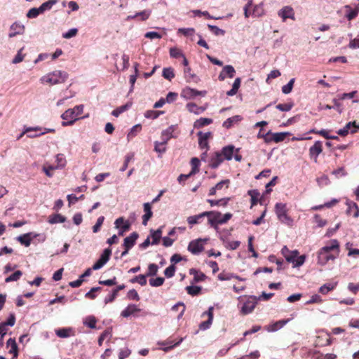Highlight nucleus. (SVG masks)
Listing matches in <instances>:
<instances>
[{"label":"nucleus","mask_w":359,"mask_h":359,"mask_svg":"<svg viewBox=\"0 0 359 359\" xmlns=\"http://www.w3.org/2000/svg\"><path fill=\"white\" fill-rule=\"evenodd\" d=\"M339 252V243L337 240L330 241V245L321 248L317 252V263L325 266L330 261H334Z\"/></svg>","instance_id":"1"},{"label":"nucleus","mask_w":359,"mask_h":359,"mask_svg":"<svg viewBox=\"0 0 359 359\" xmlns=\"http://www.w3.org/2000/svg\"><path fill=\"white\" fill-rule=\"evenodd\" d=\"M68 78V74L61 70H55L43 76L40 81L42 83L56 85L64 83Z\"/></svg>","instance_id":"2"},{"label":"nucleus","mask_w":359,"mask_h":359,"mask_svg":"<svg viewBox=\"0 0 359 359\" xmlns=\"http://www.w3.org/2000/svg\"><path fill=\"white\" fill-rule=\"evenodd\" d=\"M206 216L208 218L209 224L217 229L218 225L226 224L232 217V214L227 212L222 215L217 211H206Z\"/></svg>","instance_id":"3"},{"label":"nucleus","mask_w":359,"mask_h":359,"mask_svg":"<svg viewBox=\"0 0 359 359\" xmlns=\"http://www.w3.org/2000/svg\"><path fill=\"white\" fill-rule=\"evenodd\" d=\"M281 253L287 260V262L292 263L293 264V267H299L304 264L306 255H303L301 256L299 255L298 250H290L287 246H284L281 250Z\"/></svg>","instance_id":"4"},{"label":"nucleus","mask_w":359,"mask_h":359,"mask_svg":"<svg viewBox=\"0 0 359 359\" xmlns=\"http://www.w3.org/2000/svg\"><path fill=\"white\" fill-rule=\"evenodd\" d=\"M286 204L277 203L275 205V212L280 222L289 226L293 223L292 219L287 215Z\"/></svg>","instance_id":"5"},{"label":"nucleus","mask_w":359,"mask_h":359,"mask_svg":"<svg viewBox=\"0 0 359 359\" xmlns=\"http://www.w3.org/2000/svg\"><path fill=\"white\" fill-rule=\"evenodd\" d=\"M208 240V238H198L191 241L188 245V250L194 255L199 254L204 250V244Z\"/></svg>","instance_id":"6"},{"label":"nucleus","mask_w":359,"mask_h":359,"mask_svg":"<svg viewBox=\"0 0 359 359\" xmlns=\"http://www.w3.org/2000/svg\"><path fill=\"white\" fill-rule=\"evenodd\" d=\"M78 115L76 114L74 109H69L66 110L62 115L61 118L64 120L62 122V126H72L76 121L79 119Z\"/></svg>","instance_id":"7"},{"label":"nucleus","mask_w":359,"mask_h":359,"mask_svg":"<svg viewBox=\"0 0 359 359\" xmlns=\"http://www.w3.org/2000/svg\"><path fill=\"white\" fill-rule=\"evenodd\" d=\"M116 229H118V236H123L130 229L131 224L129 221L125 220L123 217L117 218L114 222Z\"/></svg>","instance_id":"8"},{"label":"nucleus","mask_w":359,"mask_h":359,"mask_svg":"<svg viewBox=\"0 0 359 359\" xmlns=\"http://www.w3.org/2000/svg\"><path fill=\"white\" fill-rule=\"evenodd\" d=\"M111 255V250L110 248L105 249L102 254L100 255L98 260L94 264L92 269L93 270H98L101 269L109 259Z\"/></svg>","instance_id":"9"},{"label":"nucleus","mask_w":359,"mask_h":359,"mask_svg":"<svg viewBox=\"0 0 359 359\" xmlns=\"http://www.w3.org/2000/svg\"><path fill=\"white\" fill-rule=\"evenodd\" d=\"M257 303L256 297L251 296L247 299L241 307V313L244 315L250 313L255 308Z\"/></svg>","instance_id":"10"},{"label":"nucleus","mask_w":359,"mask_h":359,"mask_svg":"<svg viewBox=\"0 0 359 359\" xmlns=\"http://www.w3.org/2000/svg\"><path fill=\"white\" fill-rule=\"evenodd\" d=\"M236 70L232 65H225L218 76L219 81H224L226 78H233Z\"/></svg>","instance_id":"11"},{"label":"nucleus","mask_w":359,"mask_h":359,"mask_svg":"<svg viewBox=\"0 0 359 359\" xmlns=\"http://www.w3.org/2000/svg\"><path fill=\"white\" fill-rule=\"evenodd\" d=\"M279 17H280L283 22L287 18L294 20V12L291 6H286L282 8L278 13Z\"/></svg>","instance_id":"12"},{"label":"nucleus","mask_w":359,"mask_h":359,"mask_svg":"<svg viewBox=\"0 0 359 359\" xmlns=\"http://www.w3.org/2000/svg\"><path fill=\"white\" fill-rule=\"evenodd\" d=\"M205 93H206L205 91H199V90H197L196 89H193L191 88H186L183 89L181 95H182V97H183L187 100H189V99H193L198 95L204 96L205 95Z\"/></svg>","instance_id":"13"},{"label":"nucleus","mask_w":359,"mask_h":359,"mask_svg":"<svg viewBox=\"0 0 359 359\" xmlns=\"http://www.w3.org/2000/svg\"><path fill=\"white\" fill-rule=\"evenodd\" d=\"M357 128H359V126L356 124L355 121L349 122L343 128L339 129L337 134L341 136H346L349 132L351 133L356 132Z\"/></svg>","instance_id":"14"},{"label":"nucleus","mask_w":359,"mask_h":359,"mask_svg":"<svg viewBox=\"0 0 359 359\" xmlns=\"http://www.w3.org/2000/svg\"><path fill=\"white\" fill-rule=\"evenodd\" d=\"M323 151V143L320 141L315 142L314 144L309 149V155L316 162L318 156Z\"/></svg>","instance_id":"15"},{"label":"nucleus","mask_w":359,"mask_h":359,"mask_svg":"<svg viewBox=\"0 0 359 359\" xmlns=\"http://www.w3.org/2000/svg\"><path fill=\"white\" fill-rule=\"evenodd\" d=\"M39 236L37 233L29 232L27 233H25L23 235L19 236L17 238V240L22 244L26 247H29L31 244V241L33 238H36Z\"/></svg>","instance_id":"16"},{"label":"nucleus","mask_w":359,"mask_h":359,"mask_svg":"<svg viewBox=\"0 0 359 359\" xmlns=\"http://www.w3.org/2000/svg\"><path fill=\"white\" fill-rule=\"evenodd\" d=\"M224 158L220 152L212 154L209 161V165L212 168H217L224 161Z\"/></svg>","instance_id":"17"},{"label":"nucleus","mask_w":359,"mask_h":359,"mask_svg":"<svg viewBox=\"0 0 359 359\" xmlns=\"http://www.w3.org/2000/svg\"><path fill=\"white\" fill-rule=\"evenodd\" d=\"M176 129V126H170L168 127L166 130H163L161 133V142H163V144H167L168 141L171 139L172 137H174L173 133Z\"/></svg>","instance_id":"18"},{"label":"nucleus","mask_w":359,"mask_h":359,"mask_svg":"<svg viewBox=\"0 0 359 359\" xmlns=\"http://www.w3.org/2000/svg\"><path fill=\"white\" fill-rule=\"evenodd\" d=\"M138 236H138L137 233L133 232L129 236H127L126 238H125L124 241H123V245L124 248H127V249L132 248L135 245Z\"/></svg>","instance_id":"19"},{"label":"nucleus","mask_w":359,"mask_h":359,"mask_svg":"<svg viewBox=\"0 0 359 359\" xmlns=\"http://www.w3.org/2000/svg\"><path fill=\"white\" fill-rule=\"evenodd\" d=\"M11 32L8 34L10 38L14 37L17 34H21L24 32L25 26L18 22H14L10 27Z\"/></svg>","instance_id":"20"},{"label":"nucleus","mask_w":359,"mask_h":359,"mask_svg":"<svg viewBox=\"0 0 359 359\" xmlns=\"http://www.w3.org/2000/svg\"><path fill=\"white\" fill-rule=\"evenodd\" d=\"M346 205L347 206L348 214H353L355 217H359V208L355 202L346 200Z\"/></svg>","instance_id":"21"},{"label":"nucleus","mask_w":359,"mask_h":359,"mask_svg":"<svg viewBox=\"0 0 359 359\" xmlns=\"http://www.w3.org/2000/svg\"><path fill=\"white\" fill-rule=\"evenodd\" d=\"M211 133L210 132L203 133V132L200 131L198 133V135L199 137L198 144L202 149H208V139Z\"/></svg>","instance_id":"22"},{"label":"nucleus","mask_w":359,"mask_h":359,"mask_svg":"<svg viewBox=\"0 0 359 359\" xmlns=\"http://www.w3.org/2000/svg\"><path fill=\"white\" fill-rule=\"evenodd\" d=\"M144 215L142 216V224L146 226L149 219L152 217L151 208L149 203L144 204Z\"/></svg>","instance_id":"23"},{"label":"nucleus","mask_w":359,"mask_h":359,"mask_svg":"<svg viewBox=\"0 0 359 359\" xmlns=\"http://www.w3.org/2000/svg\"><path fill=\"white\" fill-rule=\"evenodd\" d=\"M233 150L234 147L232 145H229L224 147L220 153L222 154V156H223L224 160L229 161L233 157Z\"/></svg>","instance_id":"24"},{"label":"nucleus","mask_w":359,"mask_h":359,"mask_svg":"<svg viewBox=\"0 0 359 359\" xmlns=\"http://www.w3.org/2000/svg\"><path fill=\"white\" fill-rule=\"evenodd\" d=\"M140 311V309L135 304H129L122 312L121 316L124 318H128L135 312Z\"/></svg>","instance_id":"25"},{"label":"nucleus","mask_w":359,"mask_h":359,"mask_svg":"<svg viewBox=\"0 0 359 359\" xmlns=\"http://www.w3.org/2000/svg\"><path fill=\"white\" fill-rule=\"evenodd\" d=\"M6 345L8 347H11V349L9 350L10 353H13L14 358H16L18 356V345L15 342V339L10 338L7 342Z\"/></svg>","instance_id":"26"},{"label":"nucleus","mask_w":359,"mask_h":359,"mask_svg":"<svg viewBox=\"0 0 359 359\" xmlns=\"http://www.w3.org/2000/svg\"><path fill=\"white\" fill-rule=\"evenodd\" d=\"M162 236V230L161 228L156 231L151 230V237L152 238L151 244L156 245L158 243Z\"/></svg>","instance_id":"27"},{"label":"nucleus","mask_w":359,"mask_h":359,"mask_svg":"<svg viewBox=\"0 0 359 359\" xmlns=\"http://www.w3.org/2000/svg\"><path fill=\"white\" fill-rule=\"evenodd\" d=\"M241 83V78H236L232 85V88L230 90L226 92V95L228 96L235 95L237 93L238 88H240Z\"/></svg>","instance_id":"28"},{"label":"nucleus","mask_w":359,"mask_h":359,"mask_svg":"<svg viewBox=\"0 0 359 359\" xmlns=\"http://www.w3.org/2000/svg\"><path fill=\"white\" fill-rule=\"evenodd\" d=\"M212 123V120L209 118H200L194 122V128H201Z\"/></svg>","instance_id":"29"},{"label":"nucleus","mask_w":359,"mask_h":359,"mask_svg":"<svg viewBox=\"0 0 359 359\" xmlns=\"http://www.w3.org/2000/svg\"><path fill=\"white\" fill-rule=\"evenodd\" d=\"M72 329L70 327L62 328L55 330V334L60 338H67L71 335Z\"/></svg>","instance_id":"30"},{"label":"nucleus","mask_w":359,"mask_h":359,"mask_svg":"<svg viewBox=\"0 0 359 359\" xmlns=\"http://www.w3.org/2000/svg\"><path fill=\"white\" fill-rule=\"evenodd\" d=\"M57 165L55 166L56 169H62L66 165V158L62 154H58L55 156Z\"/></svg>","instance_id":"31"},{"label":"nucleus","mask_w":359,"mask_h":359,"mask_svg":"<svg viewBox=\"0 0 359 359\" xmlns=\"http://www.w3.org/2000/svg\"><path fill=\"white\" fill-rule=\"evenodd\" d=\"M241 116L236 115L227 118L224 123L223 126L226 128H229L233 123H237L241 121Z\"/></svg>","instance_id":"32"},{"label":"nucleus","mask_w":359,"mask_h":359,"mask_svg":"<svg viewBox=\"0 0 359 359\" xmlns=\"http://www.w3.org/2000/svg\"><path fill=\"white\" fill-rule=\"evenodd\" d=\"M345 8L348 11V12L346 15V17L348 20H351L353 18H355L359 13L358 8H356L355 9H351L350 6L346 5V6H345Z\"/></svg>","instance_id":"33"},{"label":"nucleus","mask_w":359,"mask_h":359,"mask_svg":"<svg viewBox=\"0 0 359 359\" xmlns=\"http://www.w3.org/2000/svg\"><path fill=\"white\" fill-rule=\"evenodd\" d=\"M65 220H66V218L64 216H62L60 214H55V215H53L49 217L48 222L50 224H57V223H62V222H65Z\"/></svg>","instance_id":"34"},{"label":"nucleus","mask_w":359,"mask_h":359,"mask_svg":"<svg viewBox=\"0 0 359 359\" xmlns=\"http://www.w3.org/2000/svg\"><path fill=\"white\" fill-rule=\"evenodd\" d=\"M131 107V103H127L124 105H122L116 109L113 110L111 114L116 117H118L121 113L126 111Z\"/></svg>","instance_id":"35"},{"label":"nucleus","mask_w":359,"mask_h":359,"mask_svg":"<svg viewBox=\"0 0 359 359\" xmlns=\"http://www.w3.org/2000/svg\"><path fill=\"white\" fill-rule=\"evenodd\" d=\"M206 216V212H203L199 215L190 216L187 218V222L189 224L193 225L198 223L199 219Z\"/></svg>","instance_id":"36"},{"label":"nucleus","mask_w":359,"mask_h":359,"mask_svg":"<svg viewBox=\"0 0 359 359\" xmlns=\"http://www.w3.org/2000/svg\"><path fill=\"white\" fill-rule=\"evenodd\" d=\"M229 201V198H222L219 200H211L208 199L207 201L210 204L211 206L222 205L225 206Z\"/></svg>","instance_id":"37"},{"label":"nucleus","mask_w":359,"mask_h":359,"mask_svg":"<svg viewBox=\"0 0 359 359\" xmlns=\"http://www.w3.org/2000/svg\"><path fill=\"white\" fill-rule=\"evenodd\" d=\"M264 14V10L263 8V4H259L257 5H255L252 9V15H255L256 17H260L262 16Z\"/></svg>","instance_id":"38"},{"label":"nucleus","mask_w":359,"mask_h":359,"mask_svg":"<svg viewBox=\"0 0 359 359\" xmlns=\"http://www.w3.org/2000/svg\"><path fill=\"white\" fill-rule=\"evenodd\" d=\"M57 3V0H48V1H46L43 3L39 6V10L43 13L44 11L47 10H50L53 5H55Z\"/></svg>","instance_id":"39"},{"label":"nucleus","mask_w":359,"mask_h":359,"mask_svg":"<svg viewBox=\"0 0 359 359\" xmlns=\"http://www.w3.org/2000/svg\"><path fill=\"white\" fill-rule=\"evenodd\" d=\"M294 81H295V79L292 78L289 81V82L286 85L283 86L282 87L283 93H284L285 95L290 93L291 91L292 90Z\"/></svg>","instance_id":"40"},{"label":"nucleus","mask_w":359,"mask_h":359,"mask_svg":"<svg viewBox=\"0 0 359 359\" xmlns=\"http://www.w3.org/2000/svg\"><path fill=\"white\" fill-rule=\"evenodd\" d=\"M336 285H337L336 283L335 284H332V283L324 284L319 288V292L320 293H322L323 294H326L330 291L334 290Z\"/></svg>","instance_id":"41"},{"label":"nucleus","mask_w":359,"mask_h":359,"mask_svg":"<svg viewBox=\"0 0 359 359\" xmlns=\"http://www.w3.org/2000/svg\"><path fill=\"white\" fill-rule=\"evenodd\" d=\"M288 135L289 133H275L271 134L273 141L277 143L283 141Z\"/></svg>","instance_id":"42"},{"label":"nucleus","mask_w":359,"mask_h":359,"mask_svg":"<svg viewBox=\"0 0 359 359\" xmlns=\"http://www.w3.org/2000/svg\"><path fill=\"white\" fill-rule=\"evenodd\" d=\"M132 283H138L140 285H145L147 284V279L145 275H139L135 276L130 280Z\"/></svg>","instance_id":"43"},{"label":"nucleus","mask_w":359,"mask_h":359,"mask_svg":"<svg viewBox=\"0 0 359 359\" xmlns=\"http://www.w3.org/2000/svg\"><path fill=\"white\" fill-rule=\"evenodd\" d=\"M191 164L192 166V169L189 173L190 175H193L198 172L200 161L197 158H193L191 161Z\"/></svg>","instance_id":"44"},{"label":"nucleus","mask_w":359,"mask_h":359,"mask_svg":"<svg viewBox=\"0 0 359 359\" xmlns=\"http://www.w3.org/2000/svg\"><path fill=\"white\" fill-rule=\"evenodd\" d=\"M248 194L251 197V204H252V206L255 205V204H257V200H258V197L259 196V192L257 190H256V189L249 190L248 191Z\"/></svg>","instance_id":"45"},{"label":"nucleus","mask_w":359,"mask_h":359,"mask_svg":"<svg viewBox=\"0 0 359 359\" xmlns=\"http://www.w3.org/2000/svg\"><path fill=\"white\" fill-rule=\"evenodd\" d=\"M96 318L94 316H88L84 320L83 323L90 328L94 329L96 327Z\"/></svg>","instance_id":"46"},{"label":"nucleus","mask_w":359,"mask_h":359,"mask_svg":"<svg viewBox=\"0 0 359 359\" xmlns=\"http://www.w3.org/2000/svg\"><path fill=\"white\" fill-rule=\"evenodd\" d=\"M22 273L21 271H16L13 274L7 277L5 280L6 283L12 282V281H16L22 276Z\"/></svg>","instance_id":"47"},{"label":"nucleus","mask_w":359,"mask_h":359,"mask_svg":"<svg viewBox=\"0 0 359 359\" xmlns=\"http://www.w3.org/2000/svg\"><path fill=\"white\" fill-rule=\"evenodd\" d=\"M186 290L189 294L194 296L200 293L201 287L199 286H187Z\"/></svg>","instance_id":"48"},{"label":"nucleus","mask_w":359,"mask_h":359,"mask_svg":"<svg viewBox=\"0 0 359 359\" xmlns=\"http://www.w3.org/2000/svg\"><path fill=\"white\" fill-rule=\"evenodd\" d=\"M170 55L174 58L184 57V54L182 50L175 47L170 48Z\"/></svg>","instance_id":"49"},{"label":"nucleus","mask_w":359,"mask_h":359,"mask_svg":"<svg viewBox=\"0 0 359 359\" xmlns=\"http://www.w3.org/2000/svg\"><path fill=\"white\" fill-rule=\"evenodd\" d=\"M179 309H181V311H180L179 315L177 316L178 319L181 318L184 313V311H185L184 304L183 303L178 302L177 304H175L172 307V311H178Z\"/></svg>","instance_id":"50"},{"label":"nucleus","mask_w":359,"mask_h":359,"mask_svg":"<svg viewBox=\"0 0 359 359\" xmlns=\"http://www.w3.org/2000/svg\"><path fill=\"white\" fill-rule=\"evenodd\" d=\"M158 267L156 264H150L148 266V272L145 274L147 276H155L158 272Z\"/></svg>","instance_id":"51"},{"label":"nucleus","mask_w":359,"mask_h":359,"mask_svg":"<svg viewBox=\"0 0 359 359\" xmlns=\"http://www.w3.org/2000/svg\"><path fill=\"white\" fill-rule=\"evenodd\" d=\"M161 114H163V111L149 110L145 112L144 116L147 118L155 119V118H158Z\"/></svg>","instance_id":"52"},{"label":"nucleus","mask_w":359,"mask_h":359,"mask_svg":"<svg viewBox=\"0 0 359 359\" xmlns=\"http://www.w3.org/2000/svg\"><path fill=\"white\" fill-rule=\"evenodd\" d=\"M163 76L165 79L170 81L175 76L173 69L170 67V68H164L163 70Z\"/></svg>","instance_id":"53"},{"label":"nucleus","mask_w":359,"mask_h":359,"mask_svg":"<svg viewBox=\"0 0 359 359\" xmlns=\"http://www.w3.org/2000/svg\"><path fill=\"white\" fill-rule=\"evenodd\" d=\"M151 11L150 10H144L142 11L136 13L137 18H140V20L144 21L147 20L150 15Z\"/></svg>","instance_id":"54"},{"label":"nucleus","mask_w":359,"mask_h":359,"mask_svg":"<svg viewBox=\"0 0 359 359\" xmlns=\"http://www.w3.org/2000/svg\"><path fill=\"white\" fill-rule=\"evenodd\" d=\"M43 13L39 8H32L27 13V17L29 18H35L39 14Z\"/></svg>","instance_id":"55"},{"label":"nucleus","mask_w":359,"mask_h":359,"mask_svg":"<svg viewBox=\"0 0 359 359\" xmlns=\"http://www.w3.org/2000/svg\"><path fill=\"white\" fill-rule=\"evenodd\" d=\"M164 278L162 277H158L156 278H151L149 280V284L152 287H158L163 284Z\"/></svg>","instance_id":"56"},{"label":"nucleus","mask_w":359,"mask_h":359,"mask_svg":"<svg viewBox=\"0 0 359 359\" xmlns=\"http://www.w3.org/2000/svg\"><path fill=\"white\" fill-rule=\"evenodd\" d=\"M288 322V320H279L274 324L271 325V327L269 330L271 332H275L280 329V327H283Z\"/></svg>","instance_id":"57"},{"label":"nucleus","mask_w":359,"mask_h":359,"mask_svg":"<svg viewBox=\"0 0 359 359\" xmlns=\"http://www.w3.org/2000/svg\"><path fill=\"white\" fill-rule=\"evenodd\" d=\"M67 200L69 202V205L76 203L79 200H82L84 198V195H81L79 197H77L74 194H69L67 195Z\"/></svg>","instance_id":"58"},{"label":"nucleus","mask_w":359,"mask_h":359,"mask_svg":"<svg viewBox=\"0 0 359 359\" xmlns=\"http://www.w3.org/2000/svg\"><path fill=\"white\" fill-rule=\"evenodd\" d=\"M177 32L178 33H182L186 36H191L194 34L195 29L194 28H180Z\"/></svg>","instance_id":"59"},{"label":"nucleus","mask_w":359,"mask_h":359,"mask_svg":"<svg viewBox=\"0 0 359 359\" xmlns=\"http://www.w3.org/2000/svg\"><path fill=\"white\" fill-rule=\"evenodd\" d=\"M102 290V287H92L90 289V290L89 292H88L86 294H85V297L86 298H89V299H94L95 297H96V295L95 294V292H98V291H100Z\"/></svg>","instance_id":"60"},{"label":"nucleus","mask_w":359,"mask_h":359,"mask_svg":"<svg viewBox=\"0 0 359 359\" xmlns=\"http://www.w3.org/2000/svg\"><path fill=\"white\" fill-rule=\"evenodd\" d=\"M104 220V216H100L97 219L96 224L93 226V231L97 233L100 231L101 226L102 225Z\"/></svg>","instance_id":"61"},{"label":"nucleus","mask_w":359,"mask_h":359,"mask_svg":"<svg viewBox=\"0 0 359 359\" xmlns=\"http://www.w3.org/2000/svg\"><path fill=\"white\" fill-rule=\"evenodd\" d=\"M78 29L76 28H72L68 32L62 34L64 39H71L77 34Z\"/></svg>","instance_id":"62"},{"label":"nucleus","mask_w":359,"mask_h":359,"mask_svg":"<svg viewBox=\"0 0 359 359\" xmlns=\"http://www.w3.org/2000/svg\"><path fill=\"white\" fill-rule=\"evenodd\" d=\"M175 272V266L174 264L167 267L164 271V274L167 278H172L174 276Z\"/></svg>","instance_id":"63"},{"label":"nucleus","mask_w":359,"mask_h":359,"mask_svg":"<svg viewBox=\"0 0 359 359\" xmlns=\"http://www.w3.org/2000/svg\"><path fill=\"white\" fill-rule=\"evenodd\" d=\"M127 297L129 299H133V300H136V301L140 300V296H139L137 292L135 289H132L128 291V292L127 294Z\"/></svg>","instance_id":"64"}]
</instances>
